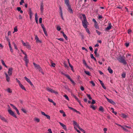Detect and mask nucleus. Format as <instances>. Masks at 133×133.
Returning <instances> with one entry per match:
<instances>
[{"instance_id":"3","label":"nucleus","mask_w":133,"mask_h":133,"mask_svg":"<svg viewBox=\"0 0 133 133\" xmlns=\"http://www.w3.org/2000/svg\"><path fill=\"white\" fill-rule=\"evenodd\" d=\"M8 106H9L10 108V109H9L8 110V111L10 114L12 116L16 118H17V117L15 114V113L11 110L10 109V108L9 107V106L8 105Z\"/></svg>"},{"instance_id":"63","label":"nucleus","mask_w":133,"mask_h":133,"mask_svg":"<svg viewBox=\"0 0 133 133\" xmlns=\"http://www.w3.org/2000/svg\"><path fill=\"white\" fill-rule=\"evenodd\" d=\"M24 61H25V63H28L29 60L28 59H24Z\"/></svg>"},{"instance_id":"12","label":"nucleus","mask_w":133,"mask_h":133,"mask_svg":"<svg viewBox=\"0 0 133 133\" xmlns=\"http://www.w3.org/2000/svg\"><path fill=\"white\" fill-rule=\"evenodd\" d=\"M5 74L6 76V80L8 82H9L10 80V78L9 77L8 74L6 73H5Z\"/></svg>"},{"instance_id":"11","label":"nucleus","mask_w":133,"mask_h":133,"mask_svg":"<svg viewBox=\"0 0 133 133\" xmlns=\"http://www.w3.org/2000/svg\"><path fill=\"white\" fill-rule=\"evenodd\" d=\"M68 107L69 109L72 110L73 111H74L75 112L77 113H79V114H80V112L79 111H77L75 109H74L72 107H69V106H68Z\"/></svg>"},{"instance_id":"50","label":"nucleus","mask_w":133,"mask_h":133,"mask_svg":"<svg viewBox=\"0 0 133 133\" xmlns=\"http://www.w3.org/2000/svg\"><path fill=\"white\" fill-rule=\"evenodd\" d=\"M81 78L80 76H78V78H77V79H78V81H79V82L81 81L80 80V79H81Z\"/></svg>"},{"instance_id":"23","label":"nucleus","mask_w":133,"mask_h":133,"mask_svg":"<svg viewBox=\"0 0 133 133\" xmlns=\"http://www.w3.org/2000/svg\"><path fill=\"white\" fill-rule=\"evenodd\" d=\"M19 86L22 89L24 90L25 91H26V90L25 87L21 84L19 85Z\"/></svg>"},{"instance_id":"44","label":"nucleus","mask_w":133,"mask_h":133,"mask_svg":"<svg viewBox=\"0 0 133 133\" xmlns=\"http://www.w3.org/2000/svg\"><path fill=\"white\" fill-rule=\"evenodd\" d=\"M65 98H66V99L68 100V101H69V99L68 98V96L67 95H65L64 96Z\"/></svg>"},{"instance_id":"6","label":"nucleus","mask_w":133,"mask_h":133,"mask_svg":"<svg viewBox=\"0 0 133 133\" xmlns=\"http://www.w3.org/2000/svg\"><path fill=\"white\" fill-rule=\"evenodd\" d=\"M106 98L107 99V101L113 105H114L115 104V102L113 101L112 100L108 99L107 97H106Z\"/></svg>"},{"instance_id":"49","label":"nucleus","mask_w":133,"mask_h":133,"mask_svg":"<svg viewBox=\"0 0 133 133\" xmlns=\"http://www.w3.org/2000/svg\"><path fill=\"white\" fill-rule=\"evenodd\" d=\"M21 110L24 113H26V110L24 109L23 108H22L21 109Z\"/></svg>"},{"instance_id":"20","label":"nucleus","mask_w":133,"mask_h":133,"mask_svg":"<svg viewBox=\"0 0 133 133\" xmlns=\"http://www.w3.org/2000/svg\"><path fill=\"white\" fill-rule=\"evenodd\" d=\"M0 118L2 121H4L6 122H7V121H6V120L5 119L4 117L0 115Z\"/></svg>"},{"instance_id":"8","label":"nucleus","mask_w":133,"mask_h":133,"mask_svg":"<svg viewBox=\"0 0 133 133\" xmlns=\"http://www.w3.org/2000/svg\"><path fill=\"white\" fill-rule=\"evenodd\" d=\"M24 78L25 79V80L29 83V84H30L31 85V86H32L33 85V84H32V83L30 81V80L28 79V78H27L26 77H24Z\"/></svg>"},{"instance_id":"64","label":"nucleus","mask_w":133,"mask_h":133,"mask_svg":"<svg viewBox=\"0 0 133 133\" xmlns=\"http://www.w3.org/2000/svg\"><path fill=\"white\" fill-rule=\"evenodd\" d=\"M58 39L61 41H64L63 39L62 38H59Z\"/></svg>"},{"instance_id":"9","label":"nucleus","mask_w":133,"mask_h":133,"mask_svg":"<svg viewBox=\"0 0 133 133\" xmlns=\"http://www.w3.org/2000/svg\"><path fill=\"white\" fill-rule=\"evenodd\" d=\"M68 78L69 79L70 81L73 84V85H75L76 84V83L75 82L72 80L70 78V76H68Z\"/></svg>"},{"instance_id":"21","label":"nucleus","mask_w":133,"mask_h":133,"mask_svg":"<svg viewBox=\"0 0 133 133\" xmlns=\"http://www.w3.org/2000/svg\"><path fill=\"white\" fill-rule=\"evenodd\" d=\"M83 64H84L87 67V68H88L89 69L90 68V67L88 65L85 60H83Z\"/></svg>"},{"instance_id":"42","label":"nucleus","mask_w":133,"mask_h":133,"mask_svg":"<svg viewBox=\"0 0 133 133\" xmlns=\"http://www.w3.org/2000/svg\"><path fill=\"white\" fill-rule=\"evenodd\" d=\"M24 3V0H21V1L19 3L20 5H22L23 3Z\"/></svg>"},{"instance_id":"62","label":"nucleus","mask_w":133,"mask_h":133,"mask_svg":"<svg viewBox=\"0 0 133 133\" xmlns=\"http://www.w3.org/2000/svg\"><path fill=\"white\" fill-rule=\"evenodd\" d=\"M77 101L79 102V104H80V105L82 107H83V106L82 105V104H81V101H79V100H78V101Z\"/></svg>"},{"instance_id":"4","label":"nucleus","mask_w":133,"mask_h":133,"mask_svg":"<svg viewBox=\"0 0 133 133\" xmlns=\"http://www.w3.org/2000/svg\"><path fill=\"white\" fill-rule=\"evenodd\" d=\"M33 64L35 68L38 69L39 71L40 70H41V69H42V68L39 65L36 64V63H33Z\"/></svg>"},{"instance_id":"29","label":"nucleus","mask_w":133,"mask_h":133,"mask_svg":"<svg viewBox=\"0 0 133 133\" xmlns=\"http://www.w3.org/2000/svg\"><path fill=\"white\" fill-rule=\"evenodd\" d=\"M34 120L36 121L37 123L39 122L40 121V119L39 118H35L34 119Z\"/></svg>"},{"instance_id":"54","label":"nucleus","mask_w":133,"mask_h":133,"mask_svg":"<svg viewBox=\"0 0 133 133\" xmlns=\"http://www.w3.org/2000/svg\"><path fill=\"white\" fill-rule=\"evenodd\" d=\"M17 9L18 11H20L21 10V8L20 7H18L17 8Z\"/></svg>"},{"instance_id":"41","label":"nucleus","mask_w":133,"mask_h":133,"mask_svg":"<svg viewBox=\"0 0 133 133\" xmlns=\"http://www.w3.org/2000/svg\"><path fill=\"white\" fill-rule=\"evenodd\" d=\"M90 83L92 84L93 86H95V84L93 81H91Z\"/></svg>"},{"instance_id":"47","label":"nucleus","mask_w":133,"mask_h":133,"mask_svg":"<svg viewBox=\"0 0 133 133\" xmlns=\"http://www.w3.org/2000/svg\"><path fill=\"white\" fill-rule=\"evenodd\" d=\"M42 18H40L39 19V22L40 24H41L42 23Z\"/></svg>"},{"instance_id":"17","label":"nucleus","mask_w":133,"mask_h":133,"mask_svg":"<svg viewBox=\"0 0 133 133\" xmlns=\"http://www.w3.org/2000/svg\"><path fill=\"white\" fill-rule=\"evenodd\" d=\"M108 70L109 72L111 74H112L113 72L112 70L111 69L110 67H109L108 68Z\"/></svg>"},{"instance_id":"55","label":"nucleus","mask_w":133,"mask_h":133,"mask_svg":"<svg viewBox=\"0 0 133 133\" xmlns=\"http://www.w3.org/2000/svg\"><path fill=\"white\" fill-rule=\"evenodd\" d=\"M48 101L52 103L53 102V101L52 99H50L49 98L48 99Z\"/></svg>"},{"instance_id":"40","label":"nucleus","mask_w":133,"mask_h":133,"mask_svg":"<svg viewBox=\"0 0 133 133\" xmlns=\"http://www.w3.org/2000/svg\"><path fill=\"white\" fill-rule=\"evenodd\" d=\"M122 76L123 78H124L125 77L126 74L125 73H123L122 74Z\"/></svg>"},{"instance_id":"33","label":"nucleus","mask_w":133,"mask_h":133,"mask_svg":"<svg viewBox=\"0 0 133 133\" xmlns=\"http://www.w3.org/2000/svg\"><path fill=\"white\" fill-rule=\"evenodd\" d=\"M7 91L9 93H11L12 92V90L10 88H8L7 89Z\"/></svg>"},{"instance_id":"26","label":"nucleus","mask_w":133,"mask_h":133,"mask_svg":"<svg viewBox=\"0 0 133 133\" xmlns=\"http://www.w3.org/2000/svg\"><path fill=\"white\" fill-rule=\"evenodd\" d=\"M94 26L96 29H99V26L97 23L94 24Z\"/></svg>"},{"instance_id":"22","label":"nucleus","mask_w":133,"mask_h":133,"mask_svg":"<svg viewBox=\"0 0 133 133\" xmlns=\"http://www.w3.org/2000/svg\"><path fill=\"white\" fill-rule=\"evenodd\" d=\"M121 115V117L123 118H126L128 117L127 116L124 114H122Z\"/></svg>"},{"instance_id":"25","label":"nucleus","mask_w":133,"mask_h":133,"mask_svg":"<svg viewBox=\"0 0 133 133\" xmlns=\"http://www.w3.org/2000/svg\"><path fill=\"white\" fill-rule=\"evenodd\" d=\"M51 90L50 92H51L54 93L56 94H58V92L57 91H55L52 89H51Z\"/></svg>"},{"instance_id":"24","label":"nucleus","mask_w":133,"mask_h":133,"mask_svg":"<svg viewBox=\"0 0 133 133\" xmlns=\"http://www.w3.org/2000/svg\"><path fill=\"white\" fill-rule=\"evenodd\" d=\"M9 47H10V50L11 52H13V50H12V48L11 47L10 42H9Z\"/></svg>"},{"instance_id":"36","label":"nucleus","mask_w":133,"mask_h":133,"mask_svg":"<svg viewBox=\"0 0 133 133\" xmlns=\"http://www.w3.org/2000/svg\"><path fill=\"white\" fill-rule=\"evenodd\" d=\"M84 72L87 75L89 76H90V74L89 71H85Z\"/></svg>"},{"instance_id":"1","label":"nucleus","mask_w":133,"mask_h":133,"mask_svg":"<svg viewBox=\"0 0 133 133\" xmlns=\"http://www.w3.org/2000/svg\"><path fill=\"white\" fill-rule=\"evenodd\" d=\"M82 15L83 19L82 21V25L83 27L85 29L86 31L90 34V32L87 28L88 25L89 24V23L87 21L85 15L82 14Z\"/></svg>"},{"instance_id":"2","label":"nucleus","mask_w":133,"mask_h":133,"mask_svg":"<svg viewBox=\"0 0 133 133\" xmlns=\"http://www.w3.org/2000/svg\"><path fill=\"white\" fill-rule=\"evenodd\" d=\"M117 59L120 62L122 63L124 65H126L127 64V62L125 60L123 57L120 56Z\"/></svg>"},{"instance_id":"30","label":"nucleus","mask_w":133,"mask_h":133,"mask_svg":"<svg viewBox=\"0 0 133 133\" xmlns=\"http://www.w3.org/2000/svg\"><path fill=\"white\" fill-rule=\"evenodd\" d=\"M44 32V34L46 36H47L48 35L47 32L46 30V29H44L43 30Z\"/></svg>"},{"instance_id":"43","label":"nucleus","mask_w":133,"mask_h":133,"mask_svg":"<svg viewBox=\"0 0 133 133\" xmlns=\"http://www.w3.org/2000/svg\"><path fill=\"white\" fill-rule=\"evenodd\" d=\"M61 74L64 75L66 77L68 78V76H69V75H66L63 72H62L61 73Z\"/></svg>"},{"instance_id":"51","label":"nucleus","mask_w":133,"mask_h":133,"mask_svg":"<svg viewBox=\"0 0 133 133\" xmlns=\"http://www.w3.org/2000/svg\"><path fill=\"white\" fill-rule=\"evenodd\" d=\"M63 36L66 40H67L68 38L65 34H64Z\"/></svg>"},{"instance_id":"45","label":"nucleus","mask_w":133,"mask_h":133,"mask_svg":"<svg viewBox=\"0 0 133 133\" xmlns=\"http://www.w3.org/2000/svg\"><path fill=\"white\" fill-rule=\"evenodd\" d=\"M16 80L17 82L18 83L19 85L21 84V83L20 82L17 78H16Z\"/></svg>"},{"instance_id":"13","label":"nucleus","mask_w":133,"mask_h":133,"mask_svg":"<svg viewBox=\"0 0 133 133\" xmlns=\"http://www.w3.org/2000/svg\"><path fill=\"white\" fill-rule=\"evenodd\" d=\"M59 123L60 125H61L63 128L65 130H66V128L65 125L60 122H59Z\"/></svg>"},{"instance_id":"59","label":"nucleus","mask_w":133,"mask_h":133,"mask_svg":"<svg viewBox=\"0 0 133 133\" xmlns=\"http://www.w3.org/2000/svg\"><path fill=\"white\" fill-rule=\"evenodd\" d=\"M46 89L47 91L50 92L51 90V89L49 88H46Z\"/></svg>"},{"instance_id":"7","label":"nucleus","mask_w":133,"mask_h":133,"mask_svg":"<svg viewBox=\"0 0 133 133\" xmlns=\"http://www.w3.org/2000/svg\"><path fill=\"white\" fill-rule=\"evenodd\" d=\"M112 26L111 25V23H108V26L105 29V30L106 31H108L111 28Z\"/></svg>"},{"instance_id":"10","label":"nucleus","mask_w":133,"mask_h":133,"mask_svg":"<svg viewBox=\"0 0 133 133\" xmlns=\"http://www.w3.org/2000/svg\"><path fill=\"white\" fill-rule=\"evenodd\" d=\"M68 11H69L70 13L73 14V10H72V9L71 8L70 5L69 6H68Z\"/></svg>"},{"instance_id":"35","label":"nucleus","mask_w":133,"mask_h":133,"mask_svg":"<svg viewBox=\"0 0 133 133\" xmlns=\"http://www.w3.org/2000/svg\"><path fill=\"white\" fill-rule=\"evenodd\" d=\"M72 95L73 97L77 101L79 100L78 98L74 94H73Z\"/></svg>"},{"instance_id":"58","label":"nucleus","mask_w":133,"mask_h":133,"mask_svg":"<svg viewBox=\"0 0 133 133\" xmlns=\"http://www.w3.org/2000/svg\"><path fill=\"white\" fill-rule=\"evenodd\" d=\"M80 88H81V90L82 91H83L84 90V87L82 86H81Z\"/></svg>"},{"instance_id":"15","label":"nucleus","mask_w":133,"mask_h":133,"mask_svg":"<svg viewBox=\"0 0 133 133\" xmlns=\"http://www.w3.org/2000/svg\"><path fill=\"white\" fill-rule=\"evenodd\" d=\"M43 6L44 5H43V2H42L41 4L40 7V10H41L42 13L43 12L44 9Z\"/></svg>"},{"instance_id":"61","label":"nucleus","mask_w":133,"mask_h":133,"mask_svg":"<svg viewBox=\"0 0 133 133\" xmlns=\"http://www.w3.org/2000/svg\"><path fill=\"white\" fill-rule=\"evenodd\" d=\"M41 114L43 115L44 116H46V115L45 113L43 112V111H41Z\"/></svg>"},{"instance_id":"31","label":"nucleus","mask_w":133,"mask_h":133,"mask_svg":"<svg viewBox=\"0 0 133 133\" xmlns=\"http://www.w3.org/2000/svg\"><path fill=\"white\" fill-rule=\"evenodd\" d=\"M14 31L13 32V33H14L15 32H17L18 31V30L17 29V26H16L14 28Z\"/></svg>"},{"instance_id":"39","label":"nucleus","mask_w":133,"mask_h":133,"mask_svg":"<svg viewBox=\"0 0 133 133\" xmlns=\"http://www.w3.org/2000/svg\"><path fill=\"white\" fill-rule=\"evenodd\" d=\"M87 95L88 97L89 98V99L91 100L92 99V98L91 97L90 95L87 94Z\"/></svg>"},{"instance_id":"27","label":"nucleus","mask_w":133,"mask_h":133,"mask_svg":"<svg viewBox=\"0 0 133 133\" xmlns=\"http://www.w3.org/2000/svg\"><path fill=\"white\" fill-rule=\"evenodd\" d=\"M1 61L3 65L5 67H6V68H7V66L6 65L4 61H3V60L2 59H1Z\"/></svg>"},{"instance_id":"52","label":"nucleus","mask_w":133,"mask_h":133,"mask_svg":"<svg viewBox=\"0 0 133 133\" xmlns=\"http://www.w3.org/2000/svg\"><path fill=\"white\" fill-rule=\"evenodd\" d=\"M51 66H52L53 67H55L56 64H55V63H52V62H51Z\"/></svg>"},{"instance_id":"48","label":"nucleus","mask_w":133,"mask_h":133,"mask_svg":"<svg viewBox=\"0 0 133 133\" xmlns=\"http://www.w3.org/2000/svg\"><path fill=\"white\" fill-rule=\"evenodd\" d=\"M96 32L98 34V35H100L101 34V32L99 31L98 30H96Z\"/></svg>"},{"instance_id":"19","label":"nucleus","mask_w":133,"mask_h":133,"mask_svg":"<svg viewBox=\"0 0 133 133\" xmlns=\"http://www.w3.org/2000/svg\"><path fill=\"white\" fill-rule=\"evenodd\" d=\"M35 39L36 40V42H40L41 43V41L39 40V38L37 36H36L35 37Z\"/></svg>"},{"instance_id":"32","label":"nucleus","mask_w":133,"mask_h":133,"mask_svg":"<svg viewBox=\"0 0 133 133\" xmlns=\"http://www.w3.org/2000/svg\"><path fill=\"white\" fill-rule=\"evenodd\" d=\"M10 105L15 110H16L17 109L16 107L13 104H10Z\"/></svg>"},{"instance_id":"56","label":"nucleus","mask_w":133,"mask_h":133,"mask_svg":"<svg viewBox=\"0 0 133 133\" xmlns=\"http://www.w3.org/2000/svg\"><path fill=\"white\" fill-rule=\"evenodd\" d=\"M122 128L124 130L126 131H128V130L127 129H126L124 127H123V128Z\"/></svg>"},{"instance_id":"38","label":"nucleus","mask_w":133,"mask_h":133,"mask_svg":"<svg viewBox=\"0 0 133 133\" xmlns=\"http://www.w3.org/2000/svg\"><path fill=\"white\" fill-rule=\"evenodd\" d=\"M90 107L91 108H92V109L94 110H95L96 109L95 107L93 105H91Z\"/></svg>"},{"instance_id":"53","label":"nucleus","mask_w":133,"mask_h":133,"mask_svg":"<svg viewBox=\"0 0 133 133\" xmlns=\"http://www.w3.org/2000/svg\"><path fill=\"white\" fill-rule=\"evenodd\" d=\"M41 26L43 29V30L45 29V28L44 27V25L43 24H42L41 25Z\"/></svg>"},{"instance_id":"5","label":"nucleus","mask_w":133,"mask_h":133,"mask_svg":"<svg viewBox=\"0 0 133 133\" xmlns=\"http://www.w3.org/2000/svg\"><path fill=\"white\" fill-rule=\"evenodd\" d=\"M13 70V68H9L8 71V74L9 75L11 76L12 75Z\"/></svg>"},{"instance_id":"16","label":"nucleus","mask_w":133,"mask_h":133,"mask_svg":"<svg viewBox=\"0 0 133 133\" xmlns=\"http://www.w3.org/2000/svg\"><path fill=\"white\" fill-rule=\"evenodd\" d=\"M98 110L99 111H101L102 112H103L104 111V109L102 106H100L99 109Z\"/></svg>"},{"instance_id":"37","label":"nucleus","mask_w":133,"mask_h":133,"mask_svg":"<svg viewBox=\"0 0 133 133\" xmlns=\"http://www.w3.org/2000/svg\"><path fill=\"white\" fill-rule=\"evenodd\" d=\"M73 124L74 125H76L77 127L78 126V125H79L78 124H77V122H76L75 121H73Z\"/></svg>"},{"instance_id":"18","label":"nucleus","mask_w":133,"mask_h":133,"mask_svg":"<svg viewBox=\"0 0 133 133\" xmlns=\"http://www.w3.org/2000/svg\"><path fill=\"white\" fill-rule=\"evenodd\" d=\"M99 81L103 88L104 89H106V87L105 86H104V84L102 82V81L100 80H99Z\"/></svg>"},{"instance_id":"57","label":"nucleus","mask_w":133,"mask_h":133,"mask_svg":"<svg viewBox=\"0 0 133 133\" xmlns=\"http://www.w3.org/2000/svg\"><path fill=\"white\" fill-rule=\"evenodd\" d=\"M96 102L95 100L93 99L92 100V102H91V104H94Z\"/></svg>"},{"instance_id":"14","label":"nucleus","mask_w":133,"mask_h":133,"mask_svg":"<svg viewBox=\"0 0 133 133\" xmlns=\"http://www.w3.org/2000/svg\"><path fill=\"white\" fill-rule=\"evenodd\" d=\"M64 2L65 4L67 7L69 6H70V5L69 4V0H64Z\"/></svg>"},{"instance_id":"60","label":"nucleus","mask_w":133,"mask_h":133,"mask_svg":"<svg viewBox=\"0 0 133 133\" xmlns=\"http://www.w3.org/2000/svg\"><path fill=\"white\" fill-rule=\"evenodd\" d=\"M103 18L102 16L101 15H99L98 16V18L99 19H101Z\"/></svg>"},{"instance_id":"46","label":"nucleus","mask_w":133,"mask_h":133,"mask_svg":"<svg viewBox=\"0 0 133 133\" xmlns=\"http://www.w3.org/2000/svg\"><path fill=\"white\" fill-rule=\"evenodd\" d=\"M45 116L46 117V118L50 120V116H49V115H46V116Z\"/></svg>"},{"instance_id":"34","label":"nucleus","mask_w":133,"mask_h":133,"mask_svg":"<svg viewBox=\"0 0 133 133\" xmlns=\"http://www.w3.org/2000/svg\"><path fill=\"white\" fill-rule=\"evenodd\" d=\"M57 29L58 31H60L61 29V28L60 26L59 25L57 26Z\"/></svg>"},{"instance_id":"28","label":"nucleus","mask_w":133,"mask_h":133,"mask_svg":"<svg viewBox=\"0 0 133 133\" xmlns=\"http://www.w3.org/2000/svg\"><path fill=\"white\" fill-rule=\"evenodd\" d=\"M37 13H36L35 14V20L36 21V23L37 24L38 23V17H37Z\"/></svg>"}]
</instances>
